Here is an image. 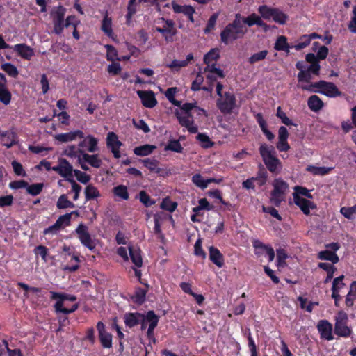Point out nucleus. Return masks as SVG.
Wrapping results in <instances>:
<instances>
[{
	"mask_svg": "<svg viewBox=\"0 0 356 356\" xmlns=\"http://www.w3.org/2000/svg\"><path fill=\"white\" fill-rule=\"evenodd\" d=\"M1 141L3 146L8 148L15 145L16 141V135L11 131H0Z\"/></svg>",
	"mask_w": 356,
	"mask_h": 356,
	"instance_id": "b1692460",
	"label": "nucleus"
},
{
	"mask_svg": "<svg viewBox=\"0 0 356 356\" xmlns=\"http://www.w3.org/2000/svg\"><path fill=\"white\" fill-rule=\"evenodd\" d=\"M97 328L102 346L105 348H111L112 347V335L106 331L105 326L101 321L97 323Z\"/></svg>",
	"mask_w": 356,
	"mask_h": 356,
	"instance_id": "dca6fc26",
	"label": "nucleus"
},
{
	"mask_svg": "<svg viewBox=\"0 0 356 356\" xmlns=\"http://www.w3.org/2000/svg\"><path fill=\"white\" fill-rule=\"evenodd\" d=\"M102 30L108 36L112 35V20L107 15L104 17L102 22Z\"/></svg>",
	"mask_w": 356,
	"mask_h": 356,
	"instance_id": "a19ab883",
	"label": "nucleus"
},
{
	"mask_svg": "<svg viewBox=\"0 0 356 356\" xmlns=\"http://www.w3.org/2000/svg\"><path fill=\"white\" fill-rule=\"evenodd\" d=\"M259 152L268 169L272 172L278 173L282 168V164L275 156L274 147L262 144L259 147Z\"/></svg>",
	"mask_w": 356,
	"mask_h": 356,
	"instance_id": "7ed1b4c3",
	"label": "nucleus"
},
{
	"mask_svg": "<svg viewBox=\"0 0 356 356\" xmlns=\"http://www.w3.org/2000/svg\"><path fill=\"white\" fill-rule=\"evenodd\" d=\"M197 139L201 143V145L204 148H208L212 146L213 143L211 141L209 136L204 134H199L197 136Z\"/></svg>",
	"mask_w": 356,
	"mask_h": 356,
	"instance_id": "4d7b16f0",
	"label": "nucleus"
},
{
	"mask_svg": "<svg viewBox=\"0 0 356 356\" xmlns=\"http://www.w3.org/2000/svg\"><path fill=\"white\" fill-rule=\"evenodd\" d=\"M247 28L242 24L241 18L238 15H236L232 23L229 24L220 33V38L223 43L227 44L242 38L247 32Z\"/></svg>",
	"mask_w": 356,
	"mask_h": 356,
	"instance_id": "f257e3e1",
	"label": "nucleus"
},
{
	"mask_svg": "<svg viewBox=\"0 0 356 356\" xmlns=\"http://www.w3.org/2000/svg\"><path fill=\"white\" fill-rule=\"evenodd\" d=\"M287 258V254L283 249L277 250V261L278 267H283L285 265V260Z\"/></svg>",
	"mask_w": 356,
	"mask_h": 356,
	"instance_id": "bf43d9fd",
	"label": "nucleus"
},
{
	"mask_svg": "<svg viewBox=\"0 0 356 356\" xmlns=\"http://www.w3.org/2000/svg\"><path fill=\"white\" fill-rule=\"evenodd\" d=\"M81 153L83 155V159L92 167L95 168H99L101 167L102 161L97 154H89L85 152Z\"/></svg>",
	"mask_w": 356,
	"mask_h": 356,
	"instance_id": "cd10ccee",
	"label": "nucleus"
},
{
	"mask_svg": "<svg viewBox=\"0 0 356 356\" xmlns=\"http://www.w3.org/2000/svg\"><path fill=\"white\" fill-rule=\"evenodd\" d=\"M193 183L197 187L204 189L208 186L207 179H203V177L200 174H195L192 177Z\"/></svg>",
	"mask_w": 356,
	"mask_h": 356,
	"instance_id": "603ef678",
	"label": "nucleus"
},
{
	"mask_svg": "<svg viewBox=\"0 0 356 356\" xmlns=\"http://www.w3.org/2000/svg\"><path fill=\"white\" fill-rule=\"evenodd\" d=\"M194 252L196 256L200 257L202 259L206 258V253L202 248V241L200 238L197 239L194 245Z\"/></svg>",
	"mask_w": 356,
	"mask_h": 356,
	"instance_id": "0e129e2a",
	"label": "nucleus"
},
{
	"mask_svg": "<svg viewBox=\"0 0 356 356\" xmlns=\"http://www.w3.org/2000/svg\"><path fill=\"white\" fill-rule=\"evenodd\" d=\"M113 192L115 197L121 200H127L129 197L127 188L124 185H119L114 187Z\"/></svg>",
	"mask_w": 356,
	"mask_h": 356,
	"instance_id": "c9c22d12",
	"label": "nucleus"
},
{
	"mask_svg": "<svg viewBox=\"0 0 356 356\" xmlns=\"http://www.w3.org/2000/svg\"><path fill=\"white\" fill-rule=\"evenodd\" d=\"M128 250L133 264L137 268L141 267L143 266V259L141 257L140 250L138 247L129 246Z\"/></svg>",
	"mask_w": 356,
	"mask_h": 356,
	"instance_id": "4be33fe9",
	"label": "nucleus"
},
{
	"mask_svg": "<svg viewBox=\"0 0 356 356\" xmlns=\"http://www.w3.org/2000/svg\"><path fill=\"white\" fill-rule=\"evenodd\" d=\"M84 194L86 200H96L101 196V193L97 188L92 184H88L85 188Z\"/></svg>",
	"mask_w": 356,
	"mask_h": 356,
	"instance_id": "c85d7f7f",
	"label": "nucleus"
},
{
	"mask_svg": "<svg viewBox=\"0 0 356 356\" xmlns=\"http://www.w3.org/2000/svg\"><path fill=\"white\" fill-rule=\"evenodd\" d=\"M76 233L82 245L90 250L95 249L96 246L95 241L91 238L86 225L80 224L76 229Z\"/></svg>",
	"mask_w": 356,
	"mask_h": 356,
	"instance_id": "f8f14e48",
	"label": "nucleus"
},
{
	"mask_svg": "<svg viewBox=\"0 0 356 356\" xmlns=\"http://www.w3.org/2000/svg\"><path fill=\"white\" fill-rule=\"evenodd\" d=\"M293 48L287 43V40L285 36H280L277 38L275 44V49L277 51H284L287 53L290 51V49Z\"/></svg>",
	"mask_w": 356,
	"mask_h": 356,
	"instance_id": "f704fd0d",
	"label": "nucleus"
},
{
	"mask_svg": "<svg viewBox=\"0 0 356 356\" xmlns=\"http://www.w3.org/2000/svg\"><path fill=\"white\" fill-rule=\"evenodd\" d=\"M312 73H310L308 70L299 72L298 74V87L302 89V86H314V83H310V81L312 79Z\"/></svg>",
	"mask_w": 356,
	"mask_h": 356,
	"instance_id": "a878e982",
	"label": "nucleus"
},
{
	"mask_svg": "<svg viewBox=\"0 0 356 356\" xmlns=\"http://www.w3.org/2000/svg\"><path fill=\"white\" fill-rule=\"evenodd\" d=\"M105 48L106 49V58L108 60H121V59L118 57L117 50L112 45L106 44L105 45Z\"/></svg>",
	"mask_w": 356,
	"mask_h": 356,
	"instance_id": "8fccbe9b",
	"label": "nucleus"
},
{
	"mask_svg": "<svg viewBox=\"0 0 356 356\" xmlns=\"http://www.w3.org/2000/svg\"><path fill=\"white\" fill-rule=\"evenodd\" d=\"M138 97L141 99L142 103L144 106L147 108H153L156 104L157 101L155 98L154 93L152 91H137Z\"/></svg>",
	"mask_w": 356,
	"mask_h": 356,
	"instance_id": "a211bd4d",
	"label": "nucleus"
},
{
	"mask_svg": "<svg viewBox=\"0 0 356 356\" xmlns=\"http://www.w3.org/2000/svg\"><path fill=\"white\" fill-rule=\"evenodd\" d=\"M268 54V52L267 50H262L259 52L255 53L248 58V62L250 64H254L255 63L259 62L265 59Z\"/></svg>",
	"mask_w": 356,
	"mask_h": 356,
	"instance_id": "09e8293b",
	"label": "nucleus"
},
{
	"mask_svg": "<svg viewBox=\"0 0 356 356\" xmlns=\"http://www.w3.org/2000/svg\"><path fill=\"white\" fill-rule=\"evenodd\" d=\"M209 259L219 268L224 264L223 255L217 248L212 246L209 248Z\"/></svg>",
	"mask_w": 356,
	"mask_h": 356,
	"instance_id": "393cba45",
	"label": "nucleus"
},
{
	"mask_svg": "<svg viewBox=\"0 0 356 356\" xmlns=\"http://www.w3.org/2000/svg\"><path fill=\"white\" fill-rule=\"evenodd\" d=\"M216 104L222 113H230L236 106L235 97L234 94L226 92L217 99Z\"/></svg>",
	"mask_w": 356,
	"mask_h": 356,
	"instance_id": "9b49d317",
	"label": "nucleus"
},
{
	"mask_svg": "<svg viewBox=\"0 0 356 356\" xmlns=\"http://www.w3.org/2000/svg\"><path fill=\"white\" fill-rule=\"evenodd\" d=\"M275 8H270L267 6H261L258 8V12L261 17L267 20H270Z\"/></svg>",
	"mask_w": 356,
	"mask_h": 356,
	"instance_id": "49530a36",
	"label": "nucleus"
},
{
	"mask_svg": "<svg viewBox=\"0 0 356 356\" xmlns=\"http://www.w3.org/2000/svg\"><path fill=\"white\" fill-rule=\"evenodd\" d=\"M65 9L62 6L55 7L50 13V16L54 24V32L60 35L64 28V16Z\"/></svg>",
	"mask_w": 356,
	"mask_h": 356,
	"instance_id": "9d476101",
	"label": "nucleus"
},
{
	"mask_svg": "<svg viewBox=\"0 0 356 356\" xmlns=\"http://www.w3.org/2000/svg\"><path fill=\"white\" fill-rule=\"evenodd\" d=\"M177 207V204L175 202L171 201L169 198H165L163 200L161 208L168 211L170 212L174 211Z\"/></svg>",
	"mask_w": 356,
	"mask_h": 356,
	"instance_id": "5fc2aeb1",
	"label": "nucleus"
},
{
	"mask_svg": "<svg viewBox=\"0 0 356 356\" xmlns=\"http://www.w3.org/2000/svg\"><path fill=\"white\" fill-rule=\"evenodd\" d=\"M52 170L58 173L67 181L70 180L74 172L72 165L65 159H59L58 164L52 167Z\"/></svg>",
	"mask_w": 356,
	"mask_h": 356,
	"instance_id": "ddd939ff",
	"label": "nucleus"
},
{
	"mask_svg": "<svg viewBox=\"0 0 356 356\" xmlns=\"http://www.w3.org/2000/svg\"><path fill=\"white\" fill-rule=\"evenodd\" d=\"M11 95L3 83H0V101L7 105L10 103Z\"/></svg>",
	"mask_w": 356,
	"mask_h": 356,
	"instance_id": "ea45409f",
	"label": "nucleus"
},
{
	"mask_svg": "<svg viewBox=\"0 0 356 356\" xmlns=\"http://www.w3.org/2000/svg\"><path fill=\"white\" fill-rule=\"evenodd\" d=\"M332 168L328 167H319L315 165H308L306 168V170L313 175H320L323 176L327 175L331 170Z\"/></svg>",
	"mask_w": 356,
	"mask_h": 356,
	"instance_id": "2f4dec72",
	"label": "nucleus"
},
{
	"mask_svg": "<svg viewBox=\"0 0 356 356\" xmlns=\"http://www.w3.org/2000/svg\"><path fill=\"white\" fill-rule=\"evenodd\" d=\"M141 2L148 3L150 4L156 3V6L159 10L161 9V8L168 7V3H164V2L161 0H130L127 8V19H131V17L136 13V5Z\"/></svg>",
	"mask_w": 356,
	"mask_h": 356,
	"instance_id": "4468645a",
	"label": "nucleus"
},
{
	"mask_svg": "<svg viewBox=\"0 0 356 356\" xmlns=\"http://www.w3.org/2000/svg\"><path fill=\"white\" fill-rule=\"evenodd\" d=\"M273 187L270 192V202L278 207L282 202L285 201L286 195L289 191V184L281 178H277L272 183Z\"/></svg>",
	"mask_w": 356,
	"mask_h": 356,
	"instance_id": "20e7f679",
	"label": "nucleus"
},
{
	"mask_svg": "<svg viewBox=\"0 0 356 356\" xmlns=\"http://www.w3.org/2000/svg\"><path fill=\"white\" fill-rule=\"evenodd\" d=\"M218 17V13H214L213 15H212L211 16V17L209 18V19L208 21L207 27L204 29V32L206 33H209L211 31H212L214 29Z\"/></svg>",
	"mask_w": 356,
	"mask_h": 356,
	"instance_id": "69168bd1",
	"label": "nucleus"
},
{
	"mask_svg": "<svg viewBox=\"0 0 356 356\" xmlns=\"http://www.w3.org/2000/svg\"><path fill=\"white\" fill-rule=\"evenodd\" d=\"M348 27L351 33H356V7H354L353 8V16L351 18Z\"/></svg>",
	"mask_w": 356,
	"mask_h": 356,
	"instance_id": "774afa93",
	"label": "nucleus"
},
{
	"mask_svg": "<svg viewBox=\"0 0 356 356\" xmlns=\"http://www.w3.org/2000/svg\"><path fill=\"white\" fill-rule=\"evenodd\" d=\"M43 188L42 184H35L26 186L27 192L32 195H38Z\"/></svg>",
	"mask_w": 356,
	"mask_h": 356,
	"instance_id": "052dcab7",
	"label": "nucleus"
},
{
	"mask_svg": "<svg viewBox=\"0 0 356 356\" xmlns=\"http://www.w3.org/2000/svg\"><path fill=\"white\" fill-rule=\"evenodd\" d=\"M143 318V315L139 314H127L124 316V323L129 327L137 325Z\"/></svg>",
	"mask_w": 356,
	"mask_h": 356,
	"instance_id": "473e14b6",
	"label": "nucleus"
},
{
	"mask_svg": "<svg viewBox=\"0 0 356 356\" xmlns=\"http://www.w3.org/2000/svg\"><path fill=\"white\" fill-rule=\"evenodd\" d=\"M144 166L148 168L151 172L159 173L161 170L159 167V161L156 159H145L142 161Z\"/></svg>",
	"mask_w": 356,
	"mask_h": 356,
	"instance_id": "4c0bfd02",
	"label": "nucleus"
},
{
	"mask_svg": "<svg viewBox=\"0 0 356 356\" xmlns=\"http://www.w3.org/2000/svg\"><path fill=\"white\" fill-rule=\"evenodd\" d=\"M56 206L58 209L74 208V204L68 200L66 195H62L59 197Z\"/></svg>",
	"mask_w": 356,
	"mask_h": 356,
	"instance_id": "37998d69",
	"label": "nucleus"
},
{
	"mask_svg": "<svg viewBox=\"0 0 356 356\" xmlns=\"http://www.w3.org/2000/svg\"><path fill=\"white\" fill-rule=\"evenodd\" d=\"M318 257L321 260L330 261L333 264L337 263L339 260V257L334 252L328 250L320 252Z\"/></svg>",
	"mask_w": 356,
	"mask_h": 356,
	"instance_id": "72a5a7b5",
	"label": "nucleus"
},
{
	"mask_svg": "<svg viewBox=\"0 0 356 356\" xmlns=\"http://www.w3.org/2000/svg\"><path fill=\"white\" fill-rule=\"evenodd\" d=\"M165 149L181 153L183 151V147H181L179 140H174L169 141L168 144L165 147Z\"/></svg>",
	"mask_w": 356,
	"mask_h": 356,
	"instance_id": "864d4df0",
	"label": "nucleus"
},
{
	"mask_svg": "<svg viewBox=\"0 0 356 356\" xmlns=\"http://www.w3.org/2000/svg\"><path fill=\"white\" fill-rule=\"evenodd\" d=\"M140 201L145 206L149 207L154 204V201H152L150 197L146 193L145 191H141L139 193Z\"/></svg>",
	"mask_w": 356,
	"mask_h": 356,
	"instance_id": "e2e57ef3",
	"label": "nucleus"
},
{
	"mask_svg": "<svg viewBox=\"0 0 356 356\" xmlns=\"http://www.w3.org/2000/svg\"><path fill=\"white\" fill-rule=\"evenodd\" d=\"M242 24H247L248 26H252L254 24L263 26L265 25L261 19V17L253 13L247 17L241 18Z\"/></svg>",
	"mask_w": 356,
	"mask_h": 356,
	"instance_id": "bb28decb",
	"label": "nucleus"
},
{
	"mask_svg": "<svg viewBox=\"0 0 356 356\" xmlns=\"http://www.w3.org/2000/svg\"><path fill=\"white\" fill-rule=\"evenodd\" d=\"M194 107H195V104L186 103L181 106L180 111L175 112L179 124L192 134L197 131V127L194 124L193 115L191 114V111Z\"/></svg>",
	"mask_w": 356,
	"mask_h": 356,
	"instance_id": "f03ea898",
	"label": "nucleus"
},
{
	"mask_svg": "<svg viewBox=\"0 0 356 356\" xmlns=\"http://www.w3.org/2000/svg\"><path fill=\"white\" fill-rule=\"evenodd\" d=\"M172 7L175 13H184L191 15L194 13V9L189 6H180L175 2H172Z\"/></svg>",
	"mask_w": 356,
	"mask_h": 356,
	"instance_id": "58836bf2",
	"label": "nucleus"
},
{
	"mask_svg": "<svg viewBox=\"0 0 356 356\" xmlns=\"http://www.w3.org/2000/svg\"><path fill=\"white\" fill-rule=\"evenodd\" d=\"M219 50L218 49H211L204 57L205 63H214L219 58Z\"/></svg>",
	"mask_w": 356,
	"mask_h": 356,
	"instance_id": "a18cd8bd",
	"label": "nucleus"
},
{
	"mask_svg": "<svg viewBox=\"0 0 356 356\" xmlns=\"http://www.w3.org/2000/svg\"><path fill=\"white\" fill-rule=\"evenodd\" d=\"M302 90L311 92H320L329 97H335L341 95V92L333 83L325 81L314 83V86H302Z\"/></svg>",
	"mask_w": 356,
	"mask_h": 356,
	"instance_id": "39448f33",
	"label": "nucleus"
},
{
	"mask_svg": "<svg viewBox=\"0 0 356 356\" xmlns=\"http://www.w3.org/2000/svg\"><path fill=\"white\" fill-rule=\"evenodd\" d=\"M72 213H67L63 216H60L57 220L56 221V225L60 228V229L64 228L65 227L70 225V218Z\"/></svg>",
	"mask_w": 356,
	"mask_h": 356,
	"instance_id": "de8ad7c7",
	"label": "nucleus"
},
{
	"mask_svg": "<svg viewBox=\"0 0 356 356\" xmlns=\"http://www.w3.org/2000/svg\"><path fill=\"white\" fill-rule=\"evenodd\" d=\"M187 65V60H174L170 64L167 65V67L170 68L172 70L178 71L181 67H186Z\"/></svg>",
	"mask_w": 356,
	"mask_h": 356,
	"instance_id": "680f3d73",
	"label": "nucleus"
},
{
	"mask_svg": "<svg viewBox=\"0 0 356 356\" xmlns=\"http://www.w3.org/2000/svg\"><path fill=\"white\" fill-rule=\"evenodd\" d=\"M253 247L255 248V254H261L264 253L266 250L269 247L268 245H266L261 241L256 240L253 242Z\"/></svg>",
	"mask_w": 356,
	"mask_h": 356,
	"instance_id": "338daca9",
	"label": "nucleus"
},
{
	"mask_svg": "<svg viewBox=\"0 0 356 356\" xmlns=\"http://www.w3.org/2000/svg\"><path fill=\"white\" fill-rule=\"evenodd\" d=\"M141 329L145 330L147 328V336L149 341L155 342V338L154 335V330L156 327L159 321V318L152 311L147 312L145 316H143L140 320Z\"/></svg>",
	"mask_w": 356,
	"mask_h": 356,
	"instance_id": "6e6552de",
	"label": "nucleus"
},
{
	"mask_svg": "<svg viewBox=\"0 0 356 356\" xmlns=\"http://www.w3.org/2000/svg\"><path fill=\"white\" fill-rule=\"evenodd\" d=\"M311 42V38L307 35H305L300 38L298 43L292 46L296 50H300L306 47H307Z\"/></svg>",
	"mask_w": 356,
	"mask_h": 356,
	"instance_id": "6e6d98bb",
	"label": "nucleus"
},
{
	"mask_svg": "<svg viewBox=\"0 0 356 356\" xmlns=\"http://www.w3.org/2000/svg\"><path fill=\"white\" fill-rule=\"evenodd\" d=\"M155 30L161 33L166 42H172L177 31L172 20L159 18L155 22Z\"/></svg>",
	"mask_w": 356,
	"mask_h": 356,
	"instance_id": "0eeeda50",
	"label": "nucleus"
},
{
	"mask_svg": "<svg viewBox=\"0 0 356 356\" xmlns=\"http://www.w3.org/2000/svg\"><path fill=\"white\" fill-rule=\"evenodd\" d=\"M317 328L321 334V338L328 341L333 339L332 325L327 321H320L317 325Z\"/></svg>",
	"mask_w": 356,
	"mask_h": 356,
	"instance_id": "6ab92c4d",
	"label": "nucleus"
},
{
	"mask_svg": "<svg viewBox=\"0 0 356 356\" xmlns=\"http://www.w3.org/2000/svg\"><path fill=\"white\" fill-rule=\"evenodd\" d=\"M83 140L79 143V148H86L88 152L93 153L99 150L98 139L92 135L82 138Z\"/></svg>",
	"mask_w": 356,
	"mask_h": 356,
	"instance_id": "f3484780",
	"label": "nucleus"
},
{
	"mask_svg": "<svg viewBox=\"0 0 356 356\" xmlns=\"http://www.w3.org/2000/svg\"><path fill=\"white\" fill-rule=\"evenodd\" d=\"M309 108L314 112L320 111L323 106V102L317 95L311 96L307 101Z\"/></svg>",
	"mask_w": 356,
	"mask_h": 356,
	"instance_id": "7c9ffc66",
	"label": "nucleus"
},
{
	"mask_svg": "<svg viewBox=\"0 0 356 356\" xmlns=\"http://www.w3.org/2000/svg\"><path fill=\"white\" fill-rule=\"evenodd\" d=\"M54 138L56 140L61 143H67L75 140L76 138H83V133L80 130H76L74 131L56 134Z\"/></svg>",
	"mask_w": 356,
	"mask_h": 356,
	"instance_id": "412c9836",
	"label": "nucleus"
},
{
	"mask_svg": "<svg viewBox=\"0 0 356 356\" xmlns=\"http://www.w3.org/2000/svg\"><path fill=\"white\" fill-rule=\"evenodd\" d=\"M155 149L156 146L146 144L135 147L134 153L137 156H145L152 154Z\"/></svg>",
	"mask_w": 356,
	"mask_h": 356,
	"instance_id": "c756f323",
	"label": "nucleus"
},
{
	"mask_svg": "<svg viewBox=\"0 0 356 356\" xmlns=\"http://www.w3.org/2000/svg\"><path fill=\"white\" fill-rule=\"evenodd\" d=\"M340 212L345 218L353 219L356 216V204L350 207H342Z\"/></svg>",
	"mask_w": 356,
	"mask_h": 356,
	"instance_id": "3c124183",
	"label": "nucleus"
},
{
	"mask_svg": "<svg viewBox=\"0 0 356 356\" xmlns=\"http://www.w3.org/2000/svg\"><path fill=\"white\" fill-rule=\"evenodd\" d=\"M1 68L10 76L15 78L19 74L17 67L10 63H6L1 66Z\"/></svg>",
	"mask_w": 356,
	"mask_h": 356,
	"instance_id": "79ce46f5",
	"label": "nucleus"
},
{
	"mask_svg": "<svg viewBox=\"0 0 356 356\" xmlns=\"http://www.w3.org/2000/svg\"><path fill=\"white\" fill-rule=\"evenodd\" d=\"M73 172L77 180L82 184H87L90 180V176L81 170H74Z\"/></svg>",
	"mask_w": 356,
	"mask_h": 356,
	"instance_id": "13d9d810",
	"label": "nucleus"
},
{
	"mask_svg": "<svg viewBox=\"0 0 356 356\" xmlns=\"http://www.w3.org/2000/svg\"><path fill=\"white\" fill-rule=\"evenodd\" d=\"M13 48L21 57L25 59H30L34 54L33 49L24 44H15Z\"/></svg>",
	"mask_w": 356,
	"mask_h": 356,
	"instance_id": "5701e85b",
	"label": "nucleus"
},
{
	"mask_svg": "<svg viewBox=\"0 0 356 356\" xmlns=\"http://www.w3.org/2000/svg\"><path fill=\"white\" fill-rule=\"evenodd\" d=\"M271 19L280 24H284L287 20V16L281 10L275 8Z\"/></svg>",
	"mask_w": 356,
	"mask_h": 356,
	"instance_id": "c03bdc74",
	"label": "nucleus"
},
{
	"mask_svg": "<svg viewBox=\"0 0 356 356\" xmlns=\"http://www.w3.org/2000/svg\"><path fill=\"white\" fill-rule=\"evenodd\" d=\"M81 152H84L81 149H77L75 145H70L67 146L63 154L73 159H79V157H81Z\"/></svg>",
	"mask_w": 356,
	"mask_h": 356,
	"instance_id": "e433bc0d",
	"label": "nucleus"
},
{
	"mask_svg": "<svg viewBox=\"0 0 356 356\" xmlns=\"http://www.w3.org/2000/svg\"><path fill=\"white\" fill-rule=\"evenodd\" d=\"M51 298L54 299H58L54 306L56 312H61L65 314H67L74 312L78 309V304H74L70 308L66 307L65 302L67 300L74 302L76 300V297L74 296L51 292Z\"/></svg>",
	"mask_w": 356,
	"mask_h": 356,
	"instance_id": "423d86ee",
	"label": "nucleus"
},
{
	"mask_svg": "<svg viewBox=\"0 0 356 356\" xmlns=\"http://www.w3.org/2000/svg\"><path fill=\"white\" fill-rule=\"evenodd\" d=\"M293 200L295 204L299 207L305 215H309L310 210L315 208V205L312 202L298 195H294Z\"/></svg>",
	"mask_w": 356,
	"mask_h": 356,
	"instance_id": "aec40b11",
	"label": "nucleus"
},
{
	"mask_svg": "<svg viewBox=\"0 0 356 356\" xmlns=\"http://www.w3.org/2000/svg\"><path fill=\"white\" fill-rule=\"evenodd\" d=\"M106 145L111 149L115 158L120 157V147L122 143L118 140V136L113 132H109L106 137Z\"/></svg>",
	"mask_w": 356,
	"mask_h": 356,
	"instance_id": "2eb2a0df",
	"label": "nucleus"
},
{
	"mask_svg": "<svg viewBox=\"0 0 356 356\" xmlns=\"http://www.w3.org/2000/svg\"><path fill=\"white\" fill-rule=\"evenodd\" d=\"M347 323V314L343 311H339L335 316L334 333L340 337H348L351 330L348 327Z\"/></svg>",
	"mask_w": 356,
	"mask_h": 356,
	"instance_id": "1a4fd4ad",
	"label": "nucleus"
}]
</instances>
